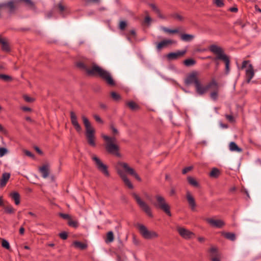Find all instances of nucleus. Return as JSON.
I'll return each instance as SVG.
<instances>
[{"label": "nucleus", "mask_w": 261, "mask_h": 261, "mask_svg": "<svg viewBox=\"0 0 261 261\" xmlns=\"http://www.w3.org/2000/svg\"><path fill=\"white\" fill-rule=\"evenodd\" d=\"M213 2L218 7H222L224 5L222 0H214Z\"/></svg>", "instance_id": "37998d69"}, {"label": "nucleus", "mask_w": 261, "mask_h": 261, "mask_svg": "<svg viewBox=\"0 0 261 261\" xmlns=\"http://www.w3.org/2000/svg\"><path fill=\"white\" fill-rule=\"evenodd\" d=\"M49 166L48 164H46L43 165L42 167H40L39 171L42 174V177L43 178L47 177L49 174Z\"/></svg>", "instance_id": "aec40b11"}, {"label": "nucleus", "mask_w": 261, "mask_h": 261, "mask_svg": "<svg viewBox=\"0 0 261 261\" xmlns=\"http://www.w3.org/2000/svg\"><path fill=\"white\" fill-rule=\"evenodd\" d=\"M184 64L187 67H190L196 64V61L193 59H188L184 61Z\"/></svg>", "instance_id": "2f4dec72"}, {"label": "nucleus", "mask_w": 261, "mask_h": 261, "mask_svg": "<svg viewBox=\"0 0 261 261\" xmlns=\"http://www.w3.org/2000/svg\"><path fill=\"white\" fill-rule=\"evenodd\" d=\"M7 181L8 180H1L0 182V188L5 187L7 184Z\"/></svg>", "instance_id": "e2e57ef3"}, {"label": "nucleus", "mask_w": 261, "mask_h": 261, "mask_svg": "<svg viewBox=\"0 0 261 261\" xmlns=\"http://www.w3.org/2000/svg\"><path fill=\"white\" fill-rule=\"evenodd\" d=\"M0 132L6 134L7 133V130L6 129L3 127V126L0 124Z\"/></svg>", "instance_id": "680f3d73"}, {"label": "nucleus", "mask_w": 261, "mask_h": 261, "mask_svg": "<svg viewBox=\"0 0 261 261\" xmlns=\"http://www.w3.org/2000/svg\"><path fill=\"white\" fill-rule=\"evenodd\" d=\"M7 152L8 150L6 148L0 147V157L3 156Z\"/></svg>", "instance_id": "de8ad7c7"}, {"label": "nucleus", "mask_w": 261, "mask_h": 261, "mask_svg": "<svg viewBox=\"0 0 261 261\" xmlns=\"http://www.w3.org/2000/svg\"><path fill=\"white\" fill-rule=\"evenodd\" d=\"M206 222L211 226L220 228L225 225V222L221 219H215L212 218H207L205 219Z\"/></svg>", "instance_id": "4468645a"}, {"label": "nucleus", "mask_w": 261, "mask_h": 261, "mask_svg": "<svg viewBox=\"0 0 261 261\" xmlns=\"http://www.w3.org/2000/svg\"><path fill=\"white\" fill-rule=\"evenodd\" d=\"M91 157L92 161L94 162L95 166L98 170L106 177H108L109 175L108 166L96 155L91 154Z\"/></svg>", "instance_id": "423d86ee"}, {"label": "nucleus", "mask_w": 261, "mask_h": 261, "mask_svg": "<svg viewBox=\"0 0 261 261\" xmlns=\"http://www.w3.org/2000/svg\"><path fill=\"white\" fill-rule=\"evenodd\" d=\"M224 235L226 238L231 241H234L236 239V236L233 233L226 232L224 233Z\"/></svg>", "instance_id": "e433bc0d"}, {"label": "nucleus", "mask_w": 261, "mask_h": 261, "mask_svg": "<svg viewBox=\"0 0 261 261\" xmlns=\"http://www.w3.org/2000/svg\"><path fill=\"white\" fill-rule=\"evenodd\" d=\"M249 62V61H243L241 67L242 69L246 68L245 71V76L246 82L247 83H249L250 82L251 80L253 77L254 75V71L252 64H249L248 66H247Z\"/></svg>", "instance_id": "1a4fd4ad"}, {"label": "nucleus", "mask_w": 261, "mask_h": 261, "mask_svg": "<svg viewBox=\"0 0 261 261\" xmlns=\"http://www.w3.org/2000/svg\"><path fill=\"white\" fill-rule=\"evenodd\" d=\"M213 86H217V82L213 80L205 86H203L200 81L195 86V91L199 95H203Z\"/></svg>", "instance_id": "6e6552de"}, {"label": "nucleus", "mask_w": 261, "mask_h": 261, "mask_svg": "<svg viewBox=\"0 0 261 261\" xmlns=\"http://www.w3.org/2000/svg\"><path fill=\"white\" fill-rule=\"evenodd\" d=\"M124 185L130 189H133L134 187L132 180H124Z\"/></svg>", "instance_id": "a19ab883"}, {"label": "nucleus", "mask_w": 261, "mask_h": 261, "mask_svg": "<svg viewBox=\"0 0 261 261\" xmlns=\"http://www.w3.org/2000/svg\"><path fill=\"white\" fill-rule=\"evenodd\" d=\"M60 238L63 240H65L67 238V234L65 232H61L59 234Z\"/></svg>", "instance_id": "6e6d98bb"}, {"label": "nucleus", "mask_w": 261, "mask_h": 261, "mask_svg": "<svg viewBox=\"0 0 261 261\" xmlns=\"http://www.w3.org/2000/svg\"><path fill=\"white\" fill-rule=\"evenodd\" d=\"M24 232V228L23 227H21L19 229V233L21 234H23Z\"/></svg>", "instance_id": "774afa93"}, {"label": "nucleus", "mask_w": 261, "mask_h": 261, "mask_svg": "<svg viewBox=\"0 0 261 261\" xmlns=\"http://www.w3.org/2000/svg\"><path fill=\"white\" fill-rule=\"evenodd\" d=\"M161 29L164 31L166 33H170V34H174L177 33L179 32V30L178 29H175L173 30H171L168 28H167L164 27H161Z\"/></svg>", "instance_id": "c756f323"}, {"label": "nucleus", "mask_w": 261, "mask_h": 261, "mask_svg": "<svg viewBox=\"0 0 261 261\" xmlns=\"http://www.w3.org/2000/svg\"><path fill=\"white\" fill-rule=\"evenodd\" d=\"M225 117L226 119L230 122H232L234 121V118L232 115H226Z\"/></svg>", "instance_id": "4d7b16f0"}, {"label": "nucleus", "mask_w": 261, "mask_h": 261, "mask_svg": "<svg viewBox=\"0 0 261 261\" xmlns=\"http://www.w3.org/2000/svg\"><path fill=\"white\" fill-rule=\"evenodd\" d=\"M126 105L129 107L130 109L132 111H136L139 109L140 107L138 105H137L136 102L130 101L126 103Z\"/></svg>", "instance_id": "cd10ccee"}, {"label": "nucleus", "mask_w": 261, "mask_h": 261, "mask_svg": "<svg viewBox=\"0 0 261 261\" xmlns=\"http://www.w3.org/2000/svg\"><path fill=\"white\" fill-rule=\"evenodd\" d=\"M189 184L194 187H199V183L198 180H189Z\"/></svg>", "instance_id": "a18cd8bd"}, {"label": "nucleus", "mask_w": 261, "mask_h": 261, "mask_svg": "<svg viewBox=\"0 0 261 261\" xmlns=\"http://www.w3.org/2000/svg\"><path fill=\"white\" fill-rule=\"evenodd\" d=\"M21 109L24 111H31V108H30L29 107H22L21 108Z\"/></svg>", "instance_id": "69168bd1"}, {"label": "nucleus", "mask_w": 261, "mask_h": 261, "mask_svg": "<svg viewBox=\"0 0 261 261\" xmlns=\"http://www.w3.org/2000/svg\"><path fill=\"white\" fill-rule=\"evenodd\" d=\"M114 239V234L112 231H109L107 234L105 242L107 244L112 243Z\"/></svg>", "instance_id": "c85d7f7f"}, {"label": "nucleus", "mask_w": 261, "mask_h": 261, "mask_svg": "<svg viewBox=\"0 0 261 261\" xmlns=\"http://www.w3.org/2000/svg\"><path fill=\"white\" fill-rule=\"evenodd\" d=\"M187 50L184 49L182 50H178L176 52L170 53L167 55V57L169 60H176L178 58L184 56Z\"/></svg>", "instance_id": "2eb2a0df"}, {"label": "nucleus", "mask_w": 261, "mask_h": 261, "mask_svg": "<svg viewBox=\"0 0 261 261\" xmlns=\"http://www.w3.org/2000/svg\"><path fill=\"white\" fill-rule=\"evenodd\" d=\"M82 118L85 127L86 136L88 143L90 145L94 147L96 145L94 137L95 129L91 126L90 122L87 117L85 116H82Z\"/></svg>", "instance_id": "20e7f679"}, {"label": "nucleus", "mask_w": 261, "mask_h": 261, "mask_svg": "<svg viewBox=\"0 0 261 261\" xmlns=\"http://www.w3.org/2000/svg\"><path fill=\"white\" fill-rule=\"evenodd\" d=\"M2 4L4 5V7H7L9 9L10 12H13L15 10V6L13 2H9L7 3Z\"/></svg>", "instance_id": "473e14b6"}, {"label": "nucleus", "mask_w": 261, "mask_h": 261, "mask_svg": "<svg viewBox=\"0 0 261 261\" xmlns=\"http://www.w3.org/2000/svg\"><path fill=\"white\" fill-rule=\"evenodd\" d=\"M229 10L232 12H237L238 11V8L236 7H232L229 9Z\"/></svg>", "instance_id": "338daca9"}, {"label": "nucleus", "mask_w": 261, "mask_h": 261, "mask_svg": "<svg viewBox=\"0 0 261 261\" xmlns=\"http://www.w3.org/2000/svg\"><path fill=\"white\" fill-rule=\"evenodd\" d=\"M211 89L213 90V91L210 93V97L212 100L216 101L218 98L219 92L218 83H217V86H213Z\"/></svg>", "instance_id": "412c9836"}, {"label": "nucleus", "mask_w": 261, "mask_h": 261, "mask_svg": "<svg viewBox=\"0 0 261 261\" xmlns=\"http://www.w3.org/2000/svg\"><path fill=\"white\" fill-rule=\"evenodd\" d=\"M175 42L170 39H165L157 43L156 49L160 51L162 48L167 47L168 45L174 43Z\"/></svg>", "instance_id": "6ab92c4d"}, {"label": "nucleus", "mask_w": 261, "mask_h": 261, "mask_svg": "<svg viewBox=\"0 0 261 261\" xmlns=\"http://www.w3.org/2000/svg\"><path fill=\"white\" fill-rule=\"evenodd\" d=\"M156 202L154 205L162 211H163L168 216H171L172 214L170 211V206L166 202L164 197L161 196L157 195L156 196Z\"/></svg>", "instance_id": "0eeeda50"}, {"label": "nucleus", "mask_w": 261, "mask_h": 261, "mask_svg": "<svg viewBox=\"0 0 261 261\" xmlns=\"http://www.w3.org/2000/svg\"><path fill=\"white\" fill-rule=\"evenodd\" d=\"M116 168L118 174L122 178V179H127L125 177V173L132 176L136 179H140V177L135 169L130 167L126 163L119 162L117 164Z\"/></svg>", "instance_id": "7ed1b4c3"}, {"label": "nucleus", "mask_w": 261, "mask_h": 261, "mask_svg": "<svg viewBox=\"0 0 261 261\" xmlns=\"http://www.w3.org/2000/svg\"><path fill=\"white\" fill-rule=\"evenodd\" d=\"M3 207L5 210V213L7 214H11L14 213L15 212V210L12 205H9L7 206L4 205Z\"/></svg>", "instance_id": "f704fd0d"}, {"label": "nucleus", "mask_w": 261, "mask_h": 261, "mask_svg": "<svg viewBox=\"0 0 261 261\" xmlns=\"http://www.w3.org/2000/svg\"><path fill=\"white\" fill-rule=\"evenodd\" d=\"M10 196L14 200L15 204L18 205L20 203V195L18 192L11 193Z\"/></svg>", "instance_id": "393cba45"}, {"label": "nucleus", "mask_w": 261, "mask_h": 261, "mask_svg": "<svg viewBox=\"0 0 261 261\" xmlns=\"http://www.w3.org/2000/svg\"><path fill=\"white\" fill-rule=\"evenodd\" d=\"M73 245L74 246V247L76 248H79L81 250H84L87 248L88 245L86 243H82L80 241H74L73 243Z\"/></svg>", "instance_id": "bb28decb"}, {"label": "nucleus", "mask_w": 261, "mask_h": 261, "mask_svg": "<svg viewBox=\"0 0 261 261\" xmlns=\"http://www.w3.org/2000/svg\"><path fill=\"white\" fill-rule=\"evenodd\" d=\"M133 196L136 200L140 208L149 217H152V214L150 207L144 201L142 200L140 197L135 193H133Z\"/></svg>", "instance_id": "9d476101"}, {"label": "nucleus", "mask_w": 261, "mask_h": 261, "mask_svg": "<svg viewBox=\"0 0 261 261\" xmlns=\"http://www.w3.org/2000/svg\"><path fill=\"white\" fill-rule=\"evenodd\" d=\"M126 26V22L125 21H121L119 23V28L120 30H123Z\"/></svg>", "instance_id": "8fccbe9b"}, {"label": "nucleus", "mask_w": 261, "mask_h": 261, "mask_svg": "<svg viewBox=\"0 0 261 261\" xmlns=\"http://www.w3.org/2000/svg\"><path fill=\"white\" fill-rule=\"evenodd\" d=\"M68 224L72 227L76 228L79 226L78 222L76 220H73L71 218L68 221Z\"/></svg>", "instance_id": "4c0bfd02"}, {"label": "nucleus", "mask_w": 261, "mask_h": 261, "mask_svg": "<svg viewBox=\"0 0 261 261\" xmlns=\"http://www.w3.org/2000/svg\"><path fill=\"white\" fill-rule=\"evenodd\" d=\"M0 79L6 82L10 81L12 79L10 76L4 74H0Z\"/></svg>", "instance_id": "58836bf2"}, {"label": "nucleus", "mask_w": 261, "mask_h": 261, "mask_svg": "<svg viewBox=\"0 0 261 261\" xmlns=\"http://www.w3.org/2000/svg\"><path fill=\"white\" fill-rule=\"evenodd\" d=\"M210 50L216 55L215 60H221L225 62V72L228 74L229 72L230 61L228 57L224 53L223 49L216 45L213 44L209 47Z\"/></svg>", "instance_id": "f03ea898"}, {"label": "nucleus", "mask_w": 261, "mask_h": 261, "mask_svg": "<svg viewBox=\"0 0 261 261\" xmlns=\"http://www.w3.org/2000/svg\"><path fill=\"white\" fill-rule=\"evenodd\" d=\"M87 3H99L100 0H85Z\"/></svg>", "instance_id": "bf43d9fd"}, {"label": "nucleus", "mask_w": 261, "mask_h": 261, "mask_svg": "<svg viewBox=\"0 0 261 261\" xmlns=\"http://www.w3.org/2000/svg\"><path fill=\"white\" fill-rule=\"evenodd\" d=\"M0 206L4 207V202L3 200V197L2 196H0Z\"/></svg>", "instance_id": "0e129e2a"}, {"label": "nucleus", "mask_w": 261, "mask_h": 261, "mask_svg": "<svg viewBox=\"0 0 261 261\" xmlns=\"http://www.w3.org/2000/svg\"><path fill=\"white\" fill-rule=\"evenodd\" d=\"M199 73L196 71H194L189 73L185 80V83L187 85L194 84L195 86L200 82L198 78Z\"/></svg>", "instance_id": "9b49d317"}, {"label": "nucleus", "mask_w": 261, "mask_h": 261, "mask_svg": "<svg viewBox=\"0 0 261 261\" xmlns=\"http://www.w3.org/2000/svg\"><path fill=\"white\" fill-rule=\"evenodd\" d=\"M151 20V18L149 16H146L144 19V22L146 23H149Z\"/></svg>", "instance_id": "052dcab7"}, {"label": "nucleus", "mask_w": 261, "mask_h": 261, "mask_svg": "<svg viewBox=\"0 0 261 261\" xmlns=\"http://www.w3.org/2000/svg\"><path fill=\"white\" fill-rule=\"evenodd\" d=\"M105 147L106 150L109 153L114 154L117 156H120V154L119 152V147L117 144L106 142Z\"/></svg>", "instance_id": "f8f14e48"}, {"label": "nucleus", "mask_w": 261, "mask_h": 261, "mask_svg": "<svg viewBox=\"0 0 261 261\" xmlns=\"http://www.w3.org/2000/svg\"><path fill=\"white\" fill-rule=\"evenodd\" d=\"M137 227L140 234L145 239L151 240L159 237V234L157 232L153 230H149L147 227L142 224H138Z\"/></svg>", "instance_id": "39448f33"}, {"label": "nucleus", "mask_w": 261, "mask_h": 261, "mask_svg": "<svg viewBox=\"0 0 261 261\" xmlns=\"http://www.w3.org/2000/svg\"><path fill=\"white\" fill-rule=\"evenodd\" d=\"M2 245L4 248L6 249H9L10 248L9 243L8 241L5 239L2 240Z\"/></svg>", "instance_id": "79ce46f5"}, {"label": "nucleus", "mask_w": 261, "mask_h": 261, "mask_svg": "<svg viewBox=\"0 0 261 261\" xmlns=\"http://www.w3.org/2000/svg\"><path fill=\"white\" fill-rule=\"evenodd\" d=\"M192 169H193L192 166H188L187 167L185 168L182 170V173L183 174H186V173H188V172H189L190 171H191Z\"/></svg>", "instance_id": "603ef678"}, {"label": "nucleus", "mask_w": 261, "mask_h": 261, "mask_svg": "<svg viewBox=\"0 0 261 261\" xmlns=\"http://www.w3.org/2000/svg\"><path fill=\"white\" fill-rule=\"evenodd\" d=\"M76 66L80 69L85 71L88 75H98L105 81L109 85L113 86L115 85V81L113 79L111 73L93 62H79L76 63Z\"/></svg>", "instance_id": "f257e3e1"}, {"label": "nucleus", "mask_w": 261, "mask_h": 261, "mask_svg": "<svg viewBox=\"0 0 261 261\" xmlns=\"http://www.w3.org/2000/svg\"><path fill=\"white\" fill-rule=\"evenodd\" d=\"M210 254L212 261H220V254L216 248L211 247L210 249Z\"/></svg>", "instance_id": "f3484780"}, {"label": "nucleus", "mask_w": 261, "mask_h": 261, "mask_svg": "<svg viewBox=\"0 0 261 261\" xmlns=\"http://www.w3.org/2000/svg\"><path fill=\"white\" fill-rule=\"evenodd\" d=\"M23 152L25 153V154L29 157H31L32 158H34V155L30 151L28 150L24 149Z\"/></svg>", "instance_id": "3c124183"}, {"label": "nucleus", "mask_w": 261, "mask_h": 261, "mask_svg": "<svg viewBox=\"0 0 261 261\" xmlns=\"http://www.w3.org/2000/svg\"><path fill=\"white\" fill-rule=\"evenodd\" d=\"M111 95L112 98L115 101L119 100L121 98L120 95L115 92H112Z\"/></svg>", "instance_id": "ea45409f"}, {"label": "nucleus", "mask_w": 261, "mask_h": 261, "mask_svg": "<svg viewBox=\"0 0 261 261\" xmlns=\"http://www.w3.org/2000/svg\"><path fill=\"white\" fill-rule=\"evenodd\" d=\"M59 215L63 219L68 220V221H69V220L71 219V216L68 214L60 213L59 214Z\"/></svg>", "instance_id": "c03bdc74"}, {"label": "nucleus", "mask_w": 261, "mask_h": 261, "mask_svg": "<svg viewBox=\"0 0 261 261\" xmlns=\"http://www.w3.org/2000/svg\"><path fill=\"white\" fill-rule=\"evenodd\" d=\"M221 172L220 170L218 168H214L212 169V171L210 173V176L212 178H216L219 177L220 175Z\"/></svg>", "instance_id": "a878e982"}, {"label": "nucleus", "mask_w": 261, "mask_h": 261, "mask_svg": "<svg viewBox=\"0 0 261 261\" xmlns=\"http://www.w3.org/2000/svg\"><path fill=\"white\" fill-rule=\"evenodd\" d=\"M10 177V174L9 173H4L3 174L2 179H9Z\"/></svg>", "instance_id": "864d4df0"}, {"label": "nucleus", "mask_w": 261, "mask_h": 261, "mask_svg": "<svg viewBox=\"0 0 261 261\" xmlns=\"http://www.w3.org/2000/svg\"><path fill=\"white\" fill-rule=\"evenodd\" d=\"M24 99L28 102H32L34 101V99L29 97V96L25 95L23 96Z\"/></svg>", "instance_id": "09e8293b"}, {"label": "nucleus", "mask_w": 261, "mask_h": 261, "mask_svg": "<svg viewBox=\"0 0 261 261\" xmlns=\"http://www.w3.org/2000/svg\"><path fill=\"white\" fill-rule=\"evenodd\" d=\"M177 230L179 235L185 239H190L195 236L193 232L184 227H177Z\"/></svg>", "instance_id": "ddd939ff"}, {"label": "nucleus", "mask_w": 261, "mask_h": 261, "mask_svg": "<svg viewBox=\"0 0 261 261\" xmlns=\"http://www.w3.org/2000/svg\"><path fill=\"white\" fill-rule=\"evenodd\" d=\"M150 6L151 7V8H152L153 11H154V12L158 14V16L160 18H164V16L161 14L159 9L155 6V5H154L153 4H151L150 5Z\"/></svg>", "instance_id": "72a5a7b5"}, {"label": "nucleus", "mask_w": 261, "mask_h": 261, "mask_svg": "<svg viewBox=\"0 0 261 261\" xmlns=\"http://www.w3.org/2000/svg\"><path fill=\"white\" fill-rule=\"evenodd\" d=\"M194 38L195 36L191 34H182L180 35L181 40L185 42H190L192 41Z\"/></svg>", "instance_id": "b1692460"}, {"label": "nucleus", "mask_w": 261, "mask_h": 261, "mask_svg": "<svg viewBox=\"0 0 261 261\" xmlns=\"http://www.w3.org/2000/svg\"><path fill=\"white\" fill-rule=\"evenodd\" d=\"M0 44L2 45L3 50L8 52L10 50L8 42L4 38L0 37Z\"/></svg>", "instance_id": "4be33fe9"}, {"label": "nucleus", "mask_w": 261, "mask_h": 261, "mask_svg": "<svg viewBox=\"0 0 261 261\" xmlns=\"http://www.w3.org/2000/svg\"><path fill=\"white\" fill-rule=\"evenodd\" d=\"M94 118L97 122H99L100 123H103L102 120L100 118V117L99 116H98L97 115H94Z\"/></svg>", "instance_id": "5fc2aeb1"}, {"label": "nucleus", "mask_w": 261, "mask_h": 261, "mask_svg": "<svg viewBox=\"0 0 261 261\" xmlns=\"http://www.w3.org/2000/svg\"><path fill=\"white\" fill-rule=\"evenodd\" d=\"M229 148L231 151H236L238 152H241L242 151V149L240 148L234 142H231L229 143Z\"/></svg>", "instance_id": "5701e85b"}, {"label": "nucleus", "mask_w": 261, "mask_h": 261, "mask_svg": "<svg viewBox=\"0 0 261 261\" xmlns=\"http://www.w3.org/2000/svg\"><path fill=\"white\" fill-rule=\"evenodd\" d=\"M102 137L106 141V142L114 143L116 141V138L115 137H111L107 135H102Z\"/></svg>", "instance_id": "7c9ffc66"}, {"label": "nucleus", "mask_w": 261, "mask_h": 261, "mask_svg": "<svg viewBox=\"0 0 261 261\" xmlns=\"http://www.w3.org/2000/svg\"><path fill=\"white\" fill-rule=\"evenodd\" d=\"M186 198L191 209L192 211H195L196 206L195 200L189 192H187Z\"/></svg>", "instance_id": "a211bd4d"}, {"label": "nucleus", "mask_w": 261, "mask_h": 261, "mask_svg": "<svg viewBox=\"0 0 261 261\" xmlns=\"http://www.w3.org/2000/svg\"><path fill=\"white\" fill-rule=\"evenodd\" d=\"M110 128L112 130L113 135H117L119 134L118 130L112 124L110 126Z\"/></svg>", "instance_id": "49530a36"}, {"label": "nucleus", "mask_w": 261, "mask_h": 261, "mask_svg": "<svg viewBox=\"0 0 261 261\" xmlns=\"http://www.w3.org/2000/svg\"><path fill=\"white\" fill-rule=\"evenodd\" d=\"M20 2H24L26 5L31 8H34V4L31 0H16L15 3H19Z\"/></svg>", "instance_id": "c9c22d12"}, {"label": "nucleus", "mask_w": 261, "mask_h": 261, "mask_svg": "<svg viewBox=\"0 0 261 261\" xmlns=\"http://www.w3.org/2000/svg\"><path fill=\"white\" fill-rule=\"evenodd\" d=\"M58 8L60 10V11L61 12H62L64 11L65 10V7L63 5H62V4L61 3H59L58 5Z\"/></svg>", "instance_id": "13d9d810"}, {"label": "nucleus", "mask_w": 261, "mask_h": 261, "mask_svg": "<svg viewBox=\"0 0 261 261\" xmlns=\"http://www.w3.org/2000/svg\"><path fill=\"white\" fill-rule=\"evenodd\" d=\"M70 114L72 124L73 125V126L74 127L75 129L76 130L77 132H80L82 130V128L77 121L76 115L73 111H71Z\"/></svg>", "instance_id": "dca6fc26"}]
</instances>
